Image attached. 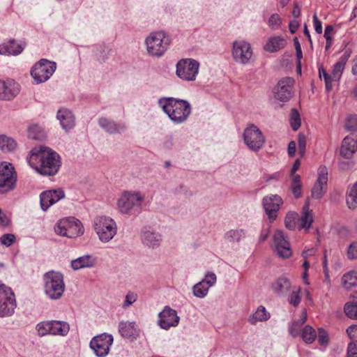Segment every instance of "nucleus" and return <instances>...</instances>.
I'll use <instances>...</instances> for the list:
<instances>
[{
    "label": "nucleus",
    "instance_id": "obj_1",
    "mask_svg": "<svg viewBox=\"0 0 357 357\" xmlns=\"http://www.w3.org/2000/svg\"><path fill=\"white\" fill-rule=\"evenodd\" d=\"M27 161L38 174L45 176L56 175L61 166L60 155L50 148L43 146L32 149Z\"/></svg>",
    "mask_w": 357,
    "mask_h": 357
},
{
    "label": "nucleus",
    "instance_id": "obj_2",
    "mask_svg": "<svg viewBox=\"0 0 357 357\" xmlns=\"http://www.w3.org/2000/svg\"><path fill=\"white\" fill-rule=\"evenodd\" d=\"M158 105L170 120L176 124L184 123L192 112L191 105L188 100L173 97L160 98Z\"/></svg>",
    "mask_w": 357,
    "mask_h": 357
},
{
    "label": "nucleus",
    "instance_id": "obj_3",
    "mask_svg": "<svg viewBox=\"0 0 357 357\" xmlns=\"http://www.w3.org/2000/svg\"><path fill=\"white\" fill-rule=\"evenodd\" d=\"M44 291L51 300H58L61 298L64 290L65 283L63 275L56 271H51L43 275Z\"/></svg>",
    "mask_w": 357,
    "mask_h": 357
},
{
    "label": "nucleus",
    "instance_id": "obj_4",
    "mask_svg": "<svg viewBox=\"0 0 357 357\" xmlns=\"http://www.w3.org/2000/svg\"><path fill=\"white\" fill-rule=\"evenodd\" d=\"M145 43L149 55L160 57L168 49L170 38L163 31H155L146 38Z\"/></svg>",
    "mask_w": 357,
    "mask_h": 357
},
{
    "label": "nucleus",
    "instance_id": "obj_5",
    "mask_svg": "<svg viewBox=\"0 0 357 357\" xmlns=\"http://www.w3.org/2000/svg\"><path fill=\"white\" fill-rule=\"evenodd\" d=\"M94 229L100 241H110L117 232L116 222L111 218L101 216L95 218Z\"/></svg>",
    "mask_w": 357,
    "mask_h": 357
},
{
    "label": "nucleus",
    "instance_id": "obj_6",
    "mask_svg": "<svg viewBox=\"0 0 357 357\" xmlns=\"http://www.w3.org/2000/svg\"><path fill=\"white\" fill-rule=\"evenodd\" d=\"M56 68V64L45 59H40L31 70V75L36 84H40L48 80Z\"/></svg>",
    "mask_w": 357,
    "mask_h": 357
},
{
    "label": "nucleus",
    "instance_id": "obj_7",
    "mask_svg": "<svg viewBox=\"0 0 357 357\" xmlns=\"http://www.w3.org/2000/svg\"><path fill=\"white\" fill-rule=\"evenodd\" d=\"M143 200L139 192H124L118 199V208L121 213L128 214L139 209Z\"/></svg>",
    "mask_w": 357,
    "mask_h": 357
},
{
    "label": "nucleus",
    "instance_id": "obj_8",
    "mask_svg": "<svg viewBox=\"0 0 357 357\" xmlns=\"http://www.w3.org/2000/svg\"><path fill=\"white\" fill-rule=\"evenodd\" d=\"M176 75L185 81H194L199 73V63L193 59H181L176 63Z\"/></svg>",
    "mask_w": 357,
    "mask_h": 357
},
{
    "label": "nucleus",
    "instance_id": "obj_9",
    "mask_svg": "<svg viewBox=\"0 0 357 357\" xmlns=\"http://www.w3.org/2000/svg\"><path fill=\"white\" fill-rule=\"evenodd\" d=\"M243 139L248 149L252 151H258L265 143L262 132L255 124L249 125L244 130Z\"/></svg>",
    "mask_w": 357,
    "mask_h": 357
},
{
    "label": "nucleus",
    "instance_id": "obj_10",
    "mask_svg": "<svg viewBox=\"0 0 357 357\" xmlns=\"http://www.w3.org/2000/svg\"><path fill=\"white\" fill-rule=\"evenodd\" d=\"M17 176L10 163H0V194L13 190L16 186Z\"/></svg>",
    "mask_w": 357,
    "mask_h": 357
},
{
    "label": "nucleus",
    "instance_id": "obj_11",
    "mask_svg": "<svg viewBox=\"0 0 357 357\" xmlns=\"http://www.w3.org/2000/svg\"><path fill=\"white\" fill-rule=\"evenodd\" d=\"M16 307L12 289L0 282V317L10 316Z\"/></svg>",
    "mask_w": 357,
    "mask_h": 357
},
{
    "label": "nucleus",
    "instance_id": "obj_12",
    "mask_svg": "<svg viewBox=\"0 0 357 357\" xmlns=\"http://www.w3.org/2000/svg\"><path fill=\"white\" fill-rule=\"evenodd\" d=\"M113 341L114 339L112 335L102 333L91 339L90 348L97 357H105L109 354Z\"/></svg>",
    "mask_w": 357,
    "mask_h": 357
},
{
    "label": "nucleus",
    "instance_id": "obj_13",
    "mask_svg": "<svg viewBox=\"0 0 357 357\" xmlns=\"http://www.w3.org/2000/svg\"><path fill=\"white\" fill-rule=\"evenodd\" d=\"M261 204L269 222H273L278 217L280 206L283 204L282 199L278 195H269L263 197Z\"/></svg>",
    "mask_w": 357,
    "mask_h": 357
},
{
    "label": "nucleus",
    "instance_id": "obj_14",
    "mask_svg": "<svg viewBox=\"0 0 357 357\" xmlns=\"http://www.w3.org/2000/svg\"><path fill=\"white\" fill-rule=\"evenodd\" d=\"M294 79L289 77L279 80L273 91L275 98L281 102L289 101L294 94Z\"/></svg>",
    "mask_w": 357,
    "mask_h": 357
},
{
    "label": "nucleus",
    "instance_id": "obj_15",
    "mask_svg": "<svg viewBox=\"0 0 357 357\" xmlns=\"http://www.w3.org/2000/svg\"><path fill=\"white\" fill-rule=\"evenodd\" d=\"M232 55L235 61L247 64L252 55L250 43L245 41H236L233 44Z\"/></svg>",
    "mask_w": 357,
    "mask_h": 357
},
{
    "label": "nucleus",
    "instance_id": "obj_16",
    "mask_svg": "<svg viewBox=\"0 0 357 357\" xmlns=\"http://www.w3.org/2000/svg\"><path fill=\"white\" fill-rule=\"evenodd\" d=\"M273 245L276 254L281 258L287 259L291 256V250L287 236L282 230H276L273 235Z\"/></svg>",
    "mask_w": 357,
    "mask_h": 357
},
{
    "label": "nucleus",
    "instance_id": "obj_17",
    "mask_svg": "<svg viewBox=\"0 0 357 357\" xmlns=\"http://www.w3.org/2000/svg\"><path fill=\"white\" fill-rule=\"evenodd\" d=\"M20 84L13 79H0V100H12L20 92Z\"/></svg>",
    "mask_w": 357,
    "mask_h": 357
},
{
    "label": "nucleus",
    "instance_id": "obj_18",
    "mask_svg": "<svg viewBox=\"0 0 357 357\" xmlns=\"http://www.w3.org/2000/svg\"><path fill=\"white\" fill-rule=\"evenodd\" d=\"M65 192L59 188L43 192L40 195V203L41 208L45 211L50 206L64 198Z\"/></svg>",
    "mask_w": 357,
    "mask_h": 357
},
{
    "label": "nucleus",
    "instance_id": "obj_19",
    "mask_svg": "<svg viewBox=\"0 0 357 357\" xmlns=\"http://www.w3.org/2000/svg\"><path fill=\"white\" fill-rule=\"evenodd\" d=\"M158 316V325L165 330H168L172 326H176L179 321L176 311L167 306L159 313Z\"/></svg>",
    "mask_w": 357,
    "mask_h": 357
},
{
    "label": "nucleus",
    "instance_id": "obj_20",
    "mask_svg": "<svg viewBox=\"0 0 357 357\" xmlns=\"http://www.w3.org/2000/svg\"><path fill=\"white\" fill-rule=\"evenodd\" d=\"M98 126L110 135L121 133L126 131L127 127L124 123H116L112 119L100 117L98 121Z\"/></svg>",
    "mask_w": 357,
    "mask_h": 357
},
{
    "label": "nucleus",
    "instance_id": "obj_21",
    "mask_svg": "<svg viewBox=\"0 0 357 357\" xmlns=\"http://www.w3.org/2000/svg\"><path fill=\"white\" fill-rule=\"evenodd\" d=\"M328 182V171L325 167L319 169L318 178L314 183L312 190L311 196L314 199H321L324 192L323 190L324 185H326Z\"/></svg>",
    "mask_w": 357,
    "mask_h": 357
},
{
    "label": "nucleus",
    "instance_id": "obj_22",
    "mask_svg": "<svg viewBox=\"0 0 357 357\" xmlns=\"http://www.w3.org/2000/svg\"><path fill=\"white\" fill-rule=\"evenodd\" d=\"M26 46V43L20 41L17 43L15 39H10L6 43L0 45V54L18 55Z\"/></svg>",
    "mask_w": 357,
    "mask_h": 357
},
{
    "label": "nucleus",
    "instance_id": "obj_23",
    "mask_svg": "<svg viewBox=\"0 0 357 357\" xmlns=\"http://www.w3.org/2000/svg\"><path fill=\"white\" fill-rule=\"evenodd\" d=\"M141 237L143 244L152 249L158 248L162 241L161 235L149 229H143Z\"/></svg>",
    "mask_w": 357,
    "mask_h": 357
},
{
    "label": "nucleus",
    "instance_id": "obj_24",
    "mask_svg": "<svg viewBox=\"0 0 357 357\" xmlns=\"http://www.w3.org/2000/svg\"><path fill=\"white\" fill-rule=\"evenodd\" d=\"M56 118L63 130L66 132L74 128L75 125V118L73 112L66 109L61 108L59 109Z\"/></svg>",
    "mask_w": 357,
    "mask_h": 357
},
{
    "label": "nucleus",
    "instance_id": "obj_25",
    "mask_svg": "<svg viewBox=\"0 0 357 357\" xmlns=\"http://www.w3.org/2000/svg\"><path fill=\"white\" fill-rule=\"evenodd\" d=\"M356 151L357 141L349 136L344 137L340 148L341 155L346 159H350Z\"/></svg>",
    "mask_w": 357,
    "mask_h": 357
},
{
    "label": "nucleus",
    "instance_id": "obj_26",
    "mask_svg": "<svg viewBox=\"0 0 357 357\" xmlns=\"http://www.w3.org/2000/svg\"><path fill=\"white\" fill-rule=\"evenodd\" d=\"M96 259L90 255H85L71 261V267L73 270L84 268H91L95 266Z\"/></svg>",
    "mask_w": 357,
    "mask_h": 357
},
{
    "label": "nucleus",
    "instance_id": "obj_27",
    "mask_svg": "<svg viewBox=\"0 0 357 357\" xmlns=\"http://www.w3.org/2000/svg\"><path fill=\"white\" fill-rule=\"evenodd\" d=\"M119 332L127 338H136L139 335L135 321H121L119 324Z\"/></svg>",
    "mask_w": 357,
    "mask_h": 357
},
{
    "label": "nucleus",
    "instance_id": "obj_28",
    "mask_svg": "<svg viewBox=\"0 0 357 357\" xmlns=\"http://www.w3.org/2000/svg\"><path fill=\"white\" fill-rule=\"evenodd\" d=\"M273 291L278 296H285L291 289V283L289 280L284 277L278 278L271 284Z\"/></svg>",
    "mask_w": 357,
    "mask_h": 357
},
{
    "label": "nucleus",
    "instance_id": "obj_29",
    "mask_svg": "<svg viewBox=\"0 0 357 357\" xmlns=\"http://www.w3.org/2000/svg\"><path fill=\"white\" fill-rule=\"evenodd\" d=\"M51 332L52 335H66L70 330L69 324L66 321H61L57 320L50 321Z\"/></svg>",
    "mask_w": 357,
    "mask_h": 357
},
{
    "label": "nucleus",
    "instance_id": "obj_30",
    "mask_svg": "<svg viewBox=\"0 0 357 357\" xmlns=\"http://www.w3.org/2000/svg\"><path fill=\"white\" fill-rule=\"evenodd\" d=\"M286 45V41L282 36H278L271 37L264 45L265 50L269 52H278L283 49Z\"/></svg>",
    "mask_w": 357,
    "mask_h": 357
},
{
    "label": "nucleus",
    "instance_id": "obj_31",
    "mask_svg": "<svg viewBox=\"0 0 357 357\" xmlns=\"http://www.w3.org/2000/svg\"><path fill=\"white\" fill-rule=\"evenodd\" d=\"M299 222H301L298 229H308L312 223L313 222V218L312 215L311 211L309 208L308 204H305L301 212V218H299Z\"/></svg>",
    "mask_w": 357,
    "mask_h": 357
},
{
    "label": "nucleus",
    "instance_id": "obj_32",
    "mask_svg": "<svg viewBox=\"0 0 357 357\" xmlns=\"http://www.w3.org/2000/svg\"><path fill=\"white\" fill-rule=\"evenodd\" d=\"M71 220L73 221V225L70 229H68V232L65 234V236L68 238H75L82 235L84 234V228L81 222L74 217H71Z\"/></svg>",
    "mask_w": 357,
    "mask_h": 357
},
{
    "label": "nucleus",
    "instance_id": "obj_33",
    "mask_svg": "<svg viewBox=\"0 0 357 357\" xmlns=\"http://www.w3.org/2000/svg\"><path fill=\"white\" fill-rule=\"evenodd\" d=\"M17 143L12 137L5 135H0V149L5 153L11 152L15 149Z\"/></svg>",
    "mask_w": 357,
    "mask_h": 357
},
{
    "label": "nucleus",
    "instance_id": "obj_34",
    "mask_svg": "<svg viewBox=\"0 0 357 357\" xmlns=\"http://www.w3.org/2000/svg\"><path fill=\"white\" fill-rule=\"evenodd\" d=\"M270 318V314L264 306H259L256 312L250 317L249 321L252 324L257 321H264Z\"/></svg>",
    "mask_w": 357,
    "mask_h": 357
},
{
    "label": "nucleus",
    "instance_id": "obj_35",
    "mask_svg": "<svg viewBox=\"0 0 357 357\" xmlns=\"http://www.w3.org/2000/svg\"><path fill=\"white\" fill-rule=\"evenodd\" d=\"M342 284L346 289L357 286V270H352L345 273L342 279Z\"/></svg>",
    "mask_w": 357,
    "mask_h": 357
},
{
    "label": "nucleus",
    "instance_id": "obj_36",
    "mask_svg": "<svg viewBox=\"0 0 357 357\" xmlns=\"http://www.w3.org/2000/svg\"><path fill=\"white\" fill-rule=\"evenodd\" d=\"M72 225L71 217L61 220L56 223L54 231L57 234L65 236V234L68 232V229H70Z\"/></svg>",
    "mask_w": 357,
    "mask_h": 357
},
{
    "label": "nucleus",
    "instance_id": "obj_37",
    "mask_svg": "<svg viewBox=\"0 0 357 357\" xmlns=\"http://www.w3.org/2000/svg\"><path fill=\"white\" fill-rule=\"evenodd\" d=\"M245 236V230L243 229H231L226 232L225 238L230 243L239 242Z\"/></svg>",
    "mask_w": 357,
    "mask_h": 357
},
{
    "label": "nucleus",
    "instance_id": "obj_38",
    "mask_svg": "<svg viewBox=\"0 0 357 357\" xmlns=\"http://www.w3.org/2000/svg\"><path fill=\"white\" fill-rule=\"evenodd\" d=\"M347 204L351 209H354L357 206V182L347 192Z\"/></svg>",
    "mask_w": 357,
    "mask_h": 357
},
{
    "label": "nucleus",
    "instance_id": "obj_39",
    "mask_svg": "<svg viewBox=\"0 0 357 357\" xmlns=\"http://www.w3.org/2000/svg\"><path fill=\"white\" fill-rule=\"evenodd\" d=\"M28 137L35 140H42L45 137L43 128L38 124H33L28 128Z\"/></svg>",
    "mask_w": 357,
    "mask_h": 357
},
{
    "label": "nucleus",
    "instance_id": "obj_40",
    "mask_svg": "<svg viewBox=\"0 0 357 357\" xmlns=\"http://www.w3.org/2000/svg\"><path fill=\"white\" fill-rule=\"evenodd\" d=\"M301 336L306 344H311L315 340L317 333L311 326L306 325L303 329Z\"/></svg>",
    "mask_w": 357,
    "mask_h": 357
},
{
    "label": "nucleus",
    "instance_id": "obj_41",
    "mask_svg": "<svg viewBox=\"0 0 357 357\" xmlns=\"http://www.w3.org/2000/svg\"><path fill=\"white\" fill-rule=\"evenodd\" d=\"M209 288L206 282L200 281L193 286V295L197 298H203L207 295Z\"/></svg>",
    "mask_w": 357,
    "mask_h": 357
},
{
    "label": "nucleus",
    "instance_id": "obj_42",
    "mask_svg": "<svg viewBox=\"0 0 357 357\" xmlns=\"http://www.w3.org/2000/svg\"><path fill=\"white\" fill-rule=\"evenodd\" d=\"M301 176L298 174H296L294 176L291 183V189L294 197L299 198L301 196Z\"/></svg>",
    "mask_w": 357,
    "mask_h": 357
},
{
    "label": "nucleus",
    "instance_id": "obj_43",
    "mask_svg": "<svg viewBox=\"0 0 357 357\" xmlns=\"http://www.w3.org/2000/svg\"><path fill=\"white\" fill-rule=\"evenodd\" d=\"M50 321H44L38 323L36 326V330L39 336L50 335L51 332Z\"/></svg>",
    "mask_w": 357,
    "mask_h": 357
},
{
    "label": "nucleus",
    "instance_id": "obj_44",
    "mask_svg": "<svg viewBox=\"0 0 357 357\" xmlns=\"http://www.w3.org/2000/svg\"><path fill=\"white\" fill-rule=\"evenodd\" d=\"M345 128L351 132H357V115L352 114L347 116L345 121Z\"/></svg>",
    "mask_w": 357,
    "mask_h": 357
},
{
    "label": "nucleus",
    "instance_id": "obj_45",
    "mask_svg": "<svg viewBox=\"0 0 357 357\" xmlns=\"http://www.w3.org/2000/svg\"><path fill=\"white\" fill-rule=\"evenodd\" d=\"M297 214L294 212H289L284 218L285 227L289 230H294L296 227V218Z\"/></svg>",
    "mask_w": 357,
    "mask_h": 357
},
{
    "label": "nucleus",
    "instance_id": "obj_46",
    "mask_svg": "<svg viewBox=\"0 0 357 357\" xmlns=\"http://www.w3.org/2000/svg\"><path fill=\"white\" fill-rule=\"evenodd\" d=\"M301 301V298L300 296V288L296 287L292 290L291 293L290 294L288 298V302L289 303V304L294 305V307H296L299 305Z\"/></svg>",
    "mask_w": 357,
    "mask_h": 357
},
{
    "label": "nucleus",
    "instance_id": "obj_47",
    "mask_svg": "<svg viewBox=\"0 0 357 357\" xmlns=\"http://www.w3.org/2000/svg\"><path fill=\"white\" fill-rule=\"evenodd\" d=\"M346 315L353 319H357V304L353 303H346L344 305Z\"/></svg>",
    "mask_w": 357,
    "mask_h": 357
},
{
    "label": "nucleus",
    "instance_id": "obj_48",
    "mask_svg": "<svg viewBox=\"0 0 357 357\" xmlns=\"http://www.w3.org/2000/svg\"><path fill=\"white\" fill-rule=\"evenodd\" d=\"M300 126V114L296 109H292L291 112V127L293 130L296 131Z\"/></svg>",
    "mask_w": 357,
    "mask_h": 357
},
{
    "label": "nucleus",
    "instance_id": "obj_49",
    "mask_svg": "<svg viewBox=\"0 0 357 357\" xmlns=\"http://www.w3.org/2000/svg\"><path fill=\"white\" fill-rule=\"evenodd\" d=\"M345 65L343 62L339 61L333 66L332 75L335 80H339L341 78Z\"/></svg>",
    "mask_w": 357,
    "mask_h": 357
},
{
    "label": "nucleus",
    "instance_id": "obj_50",
    "mask_svg": "<svg viewBox=\"0 0 357 357\" xmlns=\"http://www.w3.org/2000/svg\"><path fill=\"white\" fill-rule=\"evenodd\" d=\"M268 24L271 29H278L281 26V18L279 15L274 13L269 17Z\"/></svg>",
    "mask_w": 357,
    "mask_h": 357
},
{
    "label": "nucleus",
    "instance_id": "obj_51",
    "mask_svg": "<svg viewBox=\"0 0 357 357\" xmlns=\"http://www.w3.org/2000/svg\"><path fill=\"white\" fill-rule=\"evenodd\" d=\"M318 333V342L319 344L326 346L329 342L328 333L323 328H319Z\"/></svg>",
    "mask_w": 357,
    "mask_h": 357
},
{
    "label": "nucleus",
    "instance_id": "obj_52",
    "mask_svg": "<svg viewBox=\"0 0 357 357\" xmlns=\"http://www.w3.org/2000/svg\"><path fill=\"white\" fill-rule=\"evenodd\" d=\"M298 153L301 157L304 155L306 147V137L305 135L299 133L298 135Z\"/></svg>",
    "mask_w": 357,
    "mask_h": 357
},
{
    "label": "nucleus",
    "instance_id": "obj_53",
    "mask_svg": "<svg viewBox=\"0 0 357 357\" xmlns=\"http://www.w3.org/2000/svg\"><path fill=\"white\" fill-rule=\"evenodd\" d=\"M333 26L332 25L326 26L325 31H324V38H326V50H328L331 45H332V37L331 36V33L333 31Z\"/></svg>",
    "mask_w": 357,
    "mask_h": 357
},
{
    "label": "nucleus",
    "instance_id": "obj_54",
    "mask_svg": "<svg viewBox=\"0 0 357 357\" xmlns=\"http://www.w3.org/2000/svg\"><path fill=\"white\" fill-rule=\"evenodd\" d=\"M137 298V295L132 291H129L126 295L125 298V301L122 305V307L123 308H127L130 305H131L133 303L136 301Z\"/></svg>",
    "mask_w": 357,
    "mask_h": 357
},
{
    "label": "nucleus",
    "instance_id": "obj_55",
    "mask_svg": "<svg viewBox=\"0 0 357 357\" xmlns=\"http://www.w3.org/2000/svg\"><path fill=\"white\" fill-rule=\"evenodd\" d=\"M15 236L13 234H3L0 238V243L2 245H4L8 247L12 245V243L15 241Z\"/></svg>",
    "mask_w": 357,
    "mask_h": 357
},
{
    "label": "nucleus",
    "instance_id": "obj_56",
    "mask_svg": "<svg viewBox=\"0 0 357 357\" xmlns=\"http://www.w3.org/2000/svg\"><path fill=\"white\" fill-rule=\"evenodd\" d=\"M301 326L302 324H301V323H299L298 321H294L289 328V332L291 334V335L293 336L294 337H297L300 333Z\"/></svg>",
    "mask_w": 357,
    "mask_h": 357
},
{
    "label": "nucleus",
    "instance_id": "obj_57",
    "mask_svg": "<svg viewBox=\"0 0 357 357\" xmlns=\"http://www.w3.org/2000/svg\"><path fill=\"white\" fill-rule=\"evenodd\" d=\"M217 278L214 273L208 272L205 275V278L202 280V282H206L209 287H212L216 282Z\"/></svg>",
    "mask_w": 357,
    "mask_h": 357
},
{
    "label": "nucleus",
    "instance_id": "obj_58",
    "mask_svg": "<svg viewBox=\"0 0 357 357\" xmlns=\"http://www.w3.org/2000/svg\"><path fill=\"white\" fill-rule=\"evenodd\" d=\"M347 256L349 259H357V242H354L349 245Z\"/></svg>",
    "mask_w": 357,
    "mask_h": 357
},
{
    "label": "nucleus",
    "instance_id": "obj_59",
    "mask_svg": "<svg viewBox=\"0 0 357 357\" xmlns=\"http://www.w3.org/2000/svg\"><path fill=\"white\" fill-rule=\"evenodd\" d=\"M347 357H357V346L354 342H351L348 344Z\"/></svg>",
    "mask_w": 357,
    "mask_h": 357
},
{
    "label": "nucleus",
    "instance_id": "obj_60",
    "mask_svg": "<svg viewBox=\"0 0 357 357\" xmlns=\"http://www.w3.org/2000/svg\"><path fill=\"white\" fill-rule=\"evenodd\" d=\"M347 333L354 342H357V326H349L347 329Z\"/></svg>",
    "mask_w": 357,
    "mask_h": 357
},
{
    "label": "nucleus",
    "instance_id": "obj_61",
    "mask_svg": "<svg viewBox=\"0 0 357 357\" xmlns=\"http://www.w3.org/2000/svg\"><path fill=\"white\" fill-rule=\"evenodd\" d=\"M270 228H271L270 225H267L266 227H263V229L261 231V234L259 235V243H263L264 241H266L267 239V238L269 236Z\"/></svg>",
    "mask_w": 357,
    "mask_h": 357
},
{
    "label": "nucleus",
    "instance_id": "obj_62",
    "mask_svg": "<svg viewBox=\"0 0 357 357\" xmlns=\"http://www.w3.org/2000/svg\"><path fill=\"white\" fill-rule=\"evenodd\" d=\"M313 22L314 26V29L317 33H322V23L317 18V16L316 14L313 15Z\"/></svg>",
    "mask_w": 357,
    "mask_h": 357
},
{
    "label": "nucleus",
    "instance_id": "obj_63",
    "mask_svg": "<svg viewBox=\"0 0 357 357\" xmlns=\"http://www.w3.org/2000/svg\"><path fill=\"white\" fill-rule=\"evenodd\" d=\"M354 164L351 161L342 160L338 162V167L341 170H347L353 167Z\"/></svg>",
    "mask_w": 357,
    "mask_h": 357
},
{
    "label": "nucleus",
    "instance_id": "obj_64",
    "mask_svg": "<svg viewBox=\"0 0 357 357\" xmlns=\"http://www.w3.org/2000/svg\"><path fill=\"white\" fill-rule=\"evenodd\" d=\"M335 81H336V80H335V77H333V75L329 77L328 79L326 78L324 79L325 87H326V90L327 91H330L333 89V82Z\"/></svg>",
    "mask_w": 357,
    "mask_h": 357
}]
</instances>
